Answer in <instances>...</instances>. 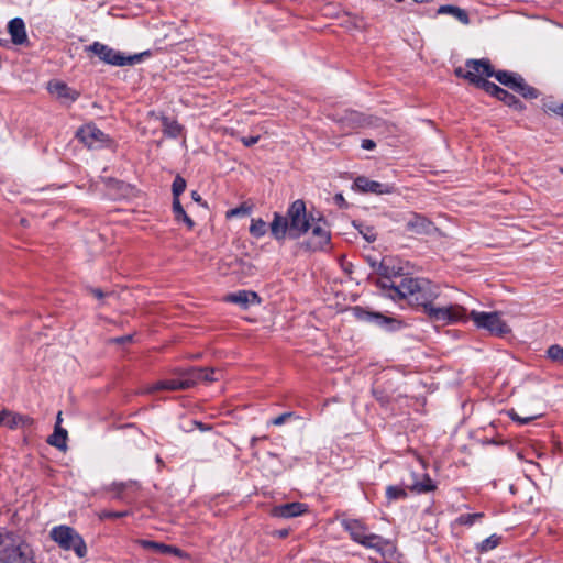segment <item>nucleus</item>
I'll return each instance as SVG.
<instances>
[{
    "instance_id": "obj_54",
    "label": "nucleus",
    "mask_w": 563,
    "mask_h": 563,
    "mask_svg": "<svg viewBox=\"0 0 563 563\" xmlns=\"http://www.w3.org/2000/svg\"><path fill=\"white\" fill-rule=\"evenodd\" d=\"M364 238H365L368 242L375 241V239H376L375 234H373V233H371V234L365 233V234H364Z\"/></svg>"
},
{
    "instance_id": "obj_4",
    "label": "nucleus",
    "mask_w": 563,
    "mask_h": 563,
    "mask_svg": "<svg viewBox=\"0 0 563 563\" xmlns=\"http://www.w3.org/2000/svg\"><path fill=\"white\" fill-rule=\"evenodd\" d=\"M341 526L350 533L353 541L379 552L384 558L395 552L394 544L380 536L368 533L366 527L356 519H342Z\"/></svg>"
},
{
    "instance_id": "obj_64",
    "label": "nucleus",
    "mask_w": 563,
    "mask_h": 563,
    "mask_svg": "<svg viewBox=\"0 0 563 563\" xmlns=\"http://www.w3.org/2000/svg\"><path fill=\"white\" fill-rule=\"evenodd\" d=\"M156 462H157V463H161V462H162V460H161V457H159V456H157V457H156Z\"/></svg>"
},
{
    "instance_id": "obj_44",
    "label": "nucleus",
    "mask_w": 563,
    "mask_h": 563,
    "mask_svg": "<svg viewBox=\"0 0 563 563\" xmlns=\"http://www.w3.org/2000/svg\"><path fill=\"white\" fill-rule=\"evenodd\" d=\"M292 416V412H285L279 415L278 417L274 418L271 423L274 426H282L286 422L288 418Z\"/></svg>"
},
{
    "instance_id": "obj_1",
    "label": "nucleus",
    "mask_w": 563,
    "mask_h": 563,
    "mask_svg": "<svg viewBox=\"0 0 563 563\" xmlns=\"http://www.w3.org/2000/svg\"><path fill=\"white\" fill-rule=\"evenodd\" d=\"M395 295L409 302L423 308L424 313L432 322L452 324L466 321V309L460 305L435 307L433 301L439 297V288L430 280L419 278H404L397 287Z\"/></svg>"
},
{
    "instance_id": "obj_41",
    "label": "nucleus",
    "mask_w": 563,
    "mask_h": 563,
    "mask_svg": "<svg viewBox=\"0 0 563 563\" xmlns=\"http://www.w3.org/2000/svg\"><path fill=\"white\" fill-rule=\"evenodd\" d=\"M128 511H108V510H104L102 512H100V518L101 519H110V518H122V517H125L128 516Z\"/></svg>"
},
{
    "instance_id": "obj_25",
    "label": "nucleus",
    "mask_w": 563,
    "mask_h": 563,
    "mask_svg": "<svg viewBox=\"0 0 563 563\" xmlns=\"http://www.w3.org/2000/svg\"><path fill=\"white\" fill-rule=\"evenodd\" d=\"M412 492H416L418 494L422 493H429L432 492L435 488V485L433 484L432 479L429 475L423 474L421 481H417L408 486Z\"/></svg>"
},
{
    "instance_id": "obj_14",
    "label": "nucleus",
    "mask_w": 563,
    "mask_h": 563,
    "mask_svg": "<svg viewBox=\"0 0 563 563\" xmlns=\"http://www.w3.org/2000/svg\"><path fill=\"white\" fill-rule=\"evenodd\" d=\"M400 267L396 268L391 265V258L384 257L378 264L376 268V274L383 277V280H379V285L383 288H390L394 290L396 287L394 284H390V278L393 276H397L400 274Z\"/></svg>"
},
{
    "instance_id": "obj_8",
    "label": "nucleus",
    "mask_w": 563,
    "mask_h": 563,
    "mask_svg": "<svg viewBox=\"0 0 563 563\" xmlns=\"http://www.w3.org/2000/svg\"><path fill=\"white\" fill-rule=\"evenodd\" d=\"M76 135L89 148H101L113 144L112 140L95 124L84 125Z\"/></svg>"
},
{
    "instance_id": "obj_28",
    "label": "nucleus",
    "mask_w": 563,
    "mask_h": 563,
    "mask_svg": "<svg viewBox=\"0 0 563 563\" xmlns=\"http://www.w3.org/2000/svg\"><path fill=\"white\" fill-rule=\"evenodd\" d=\"M267 232V224L262 219H253L250 225V233L255 238H262Z\"/></svg>"
},
{
    "instance_id": "obj_21",
    "label": "nucleus",
    "mask_w": 563,
    "mask_h": 563,
    "mask_svg": "<svg viewBox=\"0 0 563 563\" xmlns=\"http://www.w3.org/2000/svg\"><path fill=\"white\" fill-rule=\"evenodd\" d=\"M27 422H30L29 417L12 412L8 409L2 410V424L9 427L10 429L24 426Z\"/></svg>"
},
{
    "instance_id": "obj_13",
    "label": "nucleus",
    "mask_w": 563,
    "mask_h": 563,
    "mask_svg": "<svg viewBox=\"0 0 563 563\" xmlns=\"http://www.w3.org/2000/svg\"><path fill=\"white\" fill-rule=\"evenodd\" d=\"M178 377L161 379L153 385L148 386L144 393L152 394L158 390H185L189 389L188 382L184 380L180 371L177 372Z\"/></svg>"
},
{
    "instance_id": "obj_35",
    "label": "nucleus",
    "mask_w": 563,
    "mask_h": 563,
    "mask_svg": "<svg viewBox=\"0 0 563 563\" xmlns=\"http://www.w3.org/2000/svg\"><path fill=\"white\" fill-rule=\"evenodd\" d=\"M172 189H173L174 199H179V196L186 189L185 178H175V180L173 183V188Z\"/></svg>"
},
{
    "instance_id": "obj_55",
    "label": "nucleus",
    "mask_w": 563,
    "mask_h": 563,
    "mask_svg": "<svg viewBox=\"0 0 563 563\" xmlns=\"http://www.w3.org/2000/svg\"><path fill=\"white\" fill-rule=\"evenodd\" d=\"M131 339H132V336L128 335V336L119 338L115 341L122 343V342L131 341Z\"/></svg>"
},
{
    "instance_id": "obj_17",
    "label": "nucleus",
    "mask_w": 563,
    "mask_h": 563,
    "mask_svg": "<svg viewBox=\"0 0 563 563\" xmlns=\"http://www.w3.org/2000/svg\"><path fill=\"white\" fill-rule=\"evenodd\" d=\"M8 32L11 35L12 43L23 45L27 42L25 24L22 19L14 18L8 24Z\"/></svg>"
},
{
    "instance_id": "obj_43",
    "label": "nucleus",
    "mask_w": 563,
    "mask_h": 563,
    "mask_svg": "<svg viewBox=\"0 0 563 563\" xmlns=\"http://www.w3.org/2000/svg\"><path fill=\"white\" fill-rule=\"evenodd\" d=\"M509 417L514 420V421H518L520 424H526L530 421H532L536 417H526V418H521L516 411L514 410H510L509 411Z\"/></svg>"
},
{
    "instance_id": "obj_9",
    "label": "nucleus",
    "mask_w": 563,
    "mask_h": 563,
    "mask_svg": "<svg viewBox=\"0 0 563 563\" xmlns=\"http://www.w3.org/2000/svg\"><path fill=\"white\" fill-rule=\"evenodd\" d=\"M311 235L306 242L307 249L310 251H322L330 243V231L328 229L325 220L321 217L314 218V221L310 223Z\"/></svg>"
},
{
    "instance_id": "obj_53",
    "label": "nucleus",
    "mask_w": 563,
    "mask_h": 563,
    "mask_svg": "<svg viewBox=\"0 0 563 563\" xmlns=\"http://www.w3.org/2000/svg\"><path fill=\"white\" fill-rule=\"evenodd\" d=\"M379 123H380V121L378 119L371 118L367 124L372 125V126H379Z\"/></svg>"
},
{
    "instance_id": "obj_40",
    "label": "nucleus",
    "mask_w": 563,
    "mask_h": 563,
    "mask_svg": "<svg viewBox=\"0 0 563 563\" xmlns=\"http://www.w3.org/2000/svg\"><path fill=\"white\" fill-rule=\"evenodd\" d=\"M173 211L175 214V219L180 221V217H185V210L179 201V199H173Z\"/></svg>"
},
{
    "instance_id": "obj_7",
    "label": "nucleus",
    "mask_w": 563,
    "mask_h": 563,
    "mask_svg": "<svg viewBox=\"0 0 563 563\" xmlns=\"http://www.w3.org/2000/svg\"><path fill=\"white\" fill-rule=\"evenodd\" d=\"M471 319L475 325L489 331L492 334L504 335L510 331L498 312L471 311Z\"/></svg>"
},
{
    "instance_id": "obj_19",
    "label": "nucleus",
    "mask_w": 563,
    "mask_h": 563,
    "mask_svg": "<svg viewBox=\"0 0 563 563\" xmlns=\"http://www.w3.org/2000/svg\"><path fill=\"white\" fill-rule=\"evenodd\" d=\"M225 300L229 302L236 303L245 309L252 303H258L260 297L254 291L239 290L236 292L229 294L225 297Z\"/></svg>"
},
{
    "instance_id": "obj_32",
    "label": "nucleus",
    "mask_w": 563,
    "mask_h": 563,
    "mask_svg": "<svg viewBox=\"0 0 563 563\" xmlns=\"http://www.w3.org/2000/svg\"><path fill=\"white\" fill-rule=\"evenodd\" d=\"M164 132L173 137L179 135L181 128L175 121H168L166 118L163 119Z\"/></svg>"
},
{
    "instance_id": "obj_27",
    "label": "nucleus",
    "mask_w": 563,
    "mask_h": 563,
    "mask_svg": "<svg viewBox=\"0 0 563 563\" xmlns=\"http://www.w3.org/2000/svg\"><path fill=\"white\" fill-rule=\"evenodd\" d=\"M184 380L188 382L189 388L194 387L198 382H202L201 367H192L187 371H180Z\"/></svg>"
},
{
    "instance_id": "obj_51",
    "label": "nucleus",
    "mask_w": 563,
    "mask_h": 563,
    "mask_svg": "<svg viewBox=\"0 0 563 563\" xmlns=\"http://www.w3.org/2000/svg\"><path fill=\"white\" fill-rule=\"evenodd\" d=\"M180 221H183L188 227V229H192L195 225V222L187 216V213H185V217H180Z\"/></svg>"
},
{
    "instance_id": "obj_48",
    "label": "nucleus",
    "mask_w": 563,
    "mask_h": 563,
    "mask_svg": "<svg viewBox=\"0 0 563 563\" xmlns=\"http://www.w3.org/2000/svg\"><path fill=\"white\" fill-rule=\"evenodd\" d=\"M245 212H246V209H244L243 207L234 208L228 212V217L240 216V214H244Z\"/></svg>"
},
{
    "instance_id": "obj_24",
    "label": "nucleus",
    "mask_w": 563,
    "mask_h": 563,
    "mask_svg": "<svg viewBox=\"0 0 563 563\" xmlns=\"http://www.w3.org/2000/svg\"><path fill=\"white\" fill-rule=\"evenodd\" d=\"M49 93L60 100H67L69 97V88L59 80H51L47 85Z\"/></svg>"
},
{
    "instance_id": "obj_15",
    "label": "nucleus",
    "mask_w": 563,
    "mask_h": 563,
    "mask_svg": "<svg viewBox=\"0 0 563 563\" xmlns=\"http://www.w3.org/2000/svg\"><path fill=\"white\" fill-rule=\"evenodd\" d=\"M354 186L362 192L375 195L390 194L394 191L393 186L375 181L371 178H354Z\"/></svg>"
},
{
    "instance_id": "obj_26",
    "label": "nucleus",
    "mask_w": 563,
    "mask_h": 563,
    "mask_svg": "<svg viewBox=\"0 0 563 563\" xmlns=\"http://www.w3.org/2000/svg\"><path fill=\"white\" fill-rule=\"evenodd\" d=\"M501 538L497 534H492L490 537L483 540L481 543L476 545V550L478 553H486L490 550L497 548L500 543Z\"/></svg>"
},
{
    "instance_id": "obj_56",
    "label": "nucleus",
    "mask_w": 563,
    "mask_h": 563,
    "mask_svg": "<svg viewBox=\"0 0 563 563\" xmlns=\"http://www.w3.org/2000/svg\"><path fill=\"white\" fill-rule=\"evenodd\" d=\"M93 295L95 297H97L98 299L102 298L103 297V292L100 290V289H95L93 290Z\"/></svg>"
},
{
    "instance_id": "obj_39",
    "label": "nucleus",
    "mask_w": 563,
    "mask_h": 563,
    "mask_svg": "<svg viewBox=\"0 0 563 563\" xmlns=\"http://www.w3.org/2000/svg\"><path fill=\"white\" fill-rule=\"evenodd\" d=\"M217 372L218 371H216L214 368H210V367L202 368L201 367L202 382L211 383V382L218 380L219 378L214 376V374Z\"/></svg>"
},
{
    "instance_id": "obj_50",
    "label": "nucleus",
    "mask_w": 563,
    "mask_h": 563,
    "mask_svg": "<svg viewBox=\"0 0 563 563\" xmlns=\"http://www.w3.org/2000/svg\"><path fill=\"white\" fill-rule=\"evenodd\" d=\"M180 221H183L188 227V229H192L195 225V222L187 216V213H185V217H180Z\"/></svg>"
},
{
    "instance_id": "obj_6",
    "label": "nucleus",
    "mask_w": 563,
    "mask_h": 563,
    "mask_svg": "<svg viewBox=\"0 0 563 563\" xmlns=\"http://www.w3.org/2000/svg\"><path fill=\"white\" fill-rule=\"evenodd\" d=\"M466 69L457 67L454 73L457 77L467 79L471 84L479 87L486 78L493 76V70L486 59H470L465 65Z\"/></svg>"
},
{
    "instance_id": "obj_23",
    "label": "nucleus",
    "mask_w": 563,
    "mask_h": 563,
    "mask_svg": "<svg viewBox=\"0 0 563 563\" xmlns=\"http://www.w3.org/2000/svg\"><path fill=\"white\" fill-rule=\"evenodd\" d=\"M438 14H451L455 19H457L462 24L467 25L470 24L468 14L465 10L455 7V5H441L438 9Z\"/></svg>"
},
{
    "instance_id": "obj_22",
    "label": "nucleus",
    "mask_w": 563,
    "mask_h": 563,
    "mask_svg": "<svg viewBox=\"0 0 563 563\" xmlns=\"http://www.w3.org/2000/svg\"><path fill=\"white\" fill-rule=\"evenodd\" d=\"M67 430L56 423L55 431L52 435L48 437L47 442L51 445L65 452L67 450Z\"/></svg>"
},
{
    "instance_id": "obj_12",
    "label": "nucleus",
    "mask_w": 563,
    "mask_h": 563,
    "mask_svg": "<svg viewBox=\"0 0 563 563\" xmlns=\"http://www.w3.org/2000/svg\"><path fill=\"white\" fill-rule=\"evenodd\" d=\"M405 220L406 230L413 234L428 235L437 230L433 222L420 213L410 212Z\"/></svg>"
},
{
    "instance_id": "obj_16",
    "label": "nucleus",
    "mask_w": 563,
    "mask_h": 563,
    "mask_svg": "<svg viewBox=\"0 0 563 563\" xmlns=\"http://www.w3.org/2000/svg\"><path fill=\"white\" fill-rule=\"evenodd\" d=\"M308 511V506L302 503H287L279 506H275L272 510V515L277 518H294Z\"/></svg>"
},
{
    "instance_id": "obj_42",
    "label": "nucleus",
    "mask_w": 563,
    "mask_h": 563,
    "mask_svg": "<svg viewBox=\"0 0 563 563\" xmlns=\"http://www.w3.org/2000/svg\"><path fill=\"white\" fill-rule=\"evenodd\" d=\"M545 111L553 112L556 114H563V103L548 102L544 104Z\"/></svg>"
},
{
    "instance_id": "obj_47",
    "label": "nucleus",
    "mask_w": 563,
    "mask_h": 563,
    "mask_svg": "<svg viewBox=\"0 0 563 563\" xmlns=\"http://www.w3.org/2000/svg\"><path fill=\"white\" fill-rule=\"evenodd\" d=\"M258 136L242 137V142L245 146H251L258 141Z\"/></svg>"
},
{
    "instance_id": "obj_30",
    "label": "nucleus",
    "mask_w": 563,
    "mask_h": 563,
    "mask_svg": "<svg viewBox=\"0 0 563 563\" xmlns=\"http://www.w3.org/2000/svg\"><path fill=\"white\" fill-rule=\"evenodd\" d=\"M386 497L389 501L405 499L407 497V492L401 486L391 485L386 488Z\"/></svg>"
},
{
    "instance_id": "obj_2",
    "label": "nucleus",
    "mask_w": 563,
    "mask_h": 563,
    "mask_svg": "<svg viewBox=\"0 0 563 563\" xmlns=\"http://www.w3.org/2000/svg\"><path fill=\"white\" fill-rule=\"evenodd\" d=\"M312 221L314 217L307 213L306 203L298 199L290 205L286 216L274 213L269 229L277 241H284L287 236L298 239L308 232Z\"/></svg>"
},
{
    "instance_id": "obj_31",
    "label": "nucleus",
    "mask_w": 563,
    "mask_h": 563,
    "mask_svg": "<svg viewBox=\"0 0 563 563\" xmlns=\"http://www.w3.org/2000/svg\"><path fill=\"white\" fill-rule=\"evenodd\" d=\"M484 517V514L483 512H475V514H463L461 515L457 519H456V522L459 525H463V526H472L474 525L477 520L482 519Z\"/></svg>"
},
{
    "instance_id": "obj_36",
    "label": "nucleus",
    "mask_w": 563,
    "mask_h": 563,
    "mask_svg": "<svg viewBox=\"0 0 563 563\" xmlns=\"http://www.w3.org/2000/svg\"><path fill=\"white\" fill-rule=\"evenodd\" d=\"M547 354L549 356V358H551L552 361H562L563 360V347H561L560 345H551L548 351H547Z\"/></svg>"
},
{
    "instance_id": "obj_62",
    "label": "nucleus",
    "mask_w": 563,
    "mask_h": 563,
    "mask_svg": "<svg viewBox=\"0 0 563 563\" xmlns=\"http://www.w3.org/2000/svg\"><path fill=\"white\" fill-rule=\"evenodd\" d=\"M2 424V410L0 411V426Z\"/></svg>"
},
{
    "instance_id": "obj_11",
    "label": "nucleus",
    "mask_w": 563,
    "mask_h": 563,
    "mask_svg": "<svg viewBox=\"0 0 563 563\" xmlns=\"http://www.w3.org/2000/svg\"><path fill=\"white\" fill-rule=\"evenodd\" d=\"M107 195L111 199L131 198L136 195V189L122 178H103Z\"/></svg>"
},
{
    "instance_id": "obj_33",
    "label": "nucleus",
    "mask_w": 563,
    "mask_h": 563,
    "mask_svg": "<svg viewBox=\"0 0 563 563\" xmlns=\"http://www.w3.org/2000/svg\"><path fill=\"white\" fill-rule=\"evenodd\" d=\"M497 99L504 101L509 107H515V108L521 109V103L516 99V97H514L512 95H510L509 92H507L504 89H500V91L497 95Z\"/></svg>"
},
{
    "instance_id": "obj_38",
    "label": "nucleus",
    "mask_w": 563,
    "mask_h": 563,
    "mask_svg": "<svg viewBox=\"0 0 563 563\" xmlns=\"http://www.w3.org/2000/svg\"><path fill=\"white\" fill-rule=\"evenodd\" d=\"M479 87L483 88L489 95L495 96L496 98H497L498 92L501 89L500 87H498L494 82L488 81L487 79L484 80Z\"/></svg>"
},
{
    "instance_id": "obj_45",
    "label": "nucleus",
    "mask_w": 563,
    "mask_h": 563,
    "mask_svg": "<svg viewBox=\"0 0 563 563\" xmlns=\"http://www.w3.org/2000/svg\"><path fill=\"white\" fill-rule=\"evenodd\" d=\"M128 486H136V483H130V484H126V483H120V484H114L115 489H118L117 498H122V496H121V492H122L124 488H126Z\"/></svg>"
},
{
    "instance_id": "obj_57",
    "label": "nucleus",
    "mask_w": 563,
    "mask_h": 563,
    "mask_svg": "<svg viewBox=\"0 0 563 563\" xmlns=\"http://www.w3.org/2000/svg\"><path fill=\"white\" fill-rule=\"evenodd\" d=\"M191 197H192V199H194L195 201H198V202H199V201H200V199H201L197 191H192V192H191Z\"/></svg>"
},
{
    "instance_id": "obj_18",
    "label": "nucleus",
    "mask_w": 563,
    "mask_h": 563,
    "mask_svg": "<svg viewBox=\"0 0 563 563\" xmlns=\"http://www.w3.org/2000/svg\"><path fill=\"white\" fill-rule=\"evenodd\" d=\"M136 543L140 544L143 549L151 550L156 553L183 556V551L173 545L143 539L136 540Z\"/></svg>"
},
{
    "instance_id": "obj_34",
    "label": "nucleus",
    "mask_w": 563,
    "mask_h": 563,
    "mask_svg": "<svg viewBox=\"0 0 563 563\" xmlns=\"http://www.w3.org/2000/svg\"><path fill=\"white\" fill-rule=\"evenodd\" d=\"M365 314L367 320H374L379 325H387L389 323L395 322L394 319L382 316L379 313L365 312Z\"/></svg>"
},
{
    "instance_id": "obj_58",
    "label": "nucleus",
    "mask_w": 563,
    "mask_h": 563,
    "mask_svg": "<svg viewBox=\"0 0 563 563\" xmlns=\"http://www.w3.org/2000/svg\"><path fill=\"white\" fill-rule=\"evenodd\" d=\"M260 440H261V438H258V437H253V438L251 439V445H252V446H254V445L257 443V441H260Z\"/></svg>"
},
{
    "instance_id": "obj_59",
    "label": "nucleus",
    "mask_w": 563,
    "mask_h": 563,
    "mask_svg": "<svg viewBox=\"0 0 563 563\" xmlns=\"http://www.w3.org/2000/svg\"><path fill=\"white\" fill-rule=\"evenodd\" d=\"M369 263H371L372 268L376 272L377 264H378L379 262H377V261H371Z\"/></svg>"
},
{
    "instance_id": "obj_3",
    "label": "nucleus",
    "mask_w": 563,
    "mask_h": 563,
    "mask_svg": "<svg viewBox=\"0 0 563 563\" xmlns=\"http://www.w3.org/2000/svg\"><path fill=\"white\" fill-rule=\"evenodd\" d=\"M0 563H35L34 552L14 532L0 529Z\"/></svg>"
},
{
    "instance_id": "obj_37",
    "label": "nucleus",
    "mask_w": 563,
    "mask_h": 563,
    "mask_svg": "<svg viewBox=\"0 0 563 563\" xmlns=\"http://www.w3.org/2000/svg\"><path fill=\"white\" fill-rule=\"evenodd\" d=\"M234 265L236 267L233 268V273H242L244 275H252L253 273V266L249 263L236 260Z\"/></svg>"
},
{
    "instance_id": "obj_63",
    "label": "nucleus",
    "mask_w": 563,
    "mask_h": 563,
    "mask_svg": "<svg viewBox=\"0 0 563 563\" xmlns=\"http://www.w3.org/2000/svg\"><path fill=\"white\" fill-rule=\"evenodd\" d=\"M21 224L26 225V220L22 219Z\"/></svg>"
},
{
    "instance_id": "obj_46",
    "label": "nucleus",
    "mask_w": 563,
    "mask_h": 563,
    "mask_svg": "<svg viewBox=\"0 0 563 563\" xmlns=\"http://www.w3.org/2000/svg\"><path fill=\"white\" fill-rule=\"evenodd\" d=\"M376 146L375 142L373 140L366 139L362 141V148L366 151H372Z\"/></svg>"
},
{
    "instance_id": "obj_29",
    "label": "nucleus",
    "mask_w": 563,
    "mask_h": 563,
    "mask_svg": "<svg viewBox=\"0 0 563 563\" xmlns=\"http://www.w3.org/2000/svg\"><path fill=\"white\" fill-rule=\"evenodd\" d=\"M73 551L78 558H84L87 554V544L81 536L73 532Z\"/></svg>"
},
{
    "instance_id": "obj_20",
    "label": "nucleus",
    "mask_w": 563,
    "mask_h": 563,
    "mask_svg": "<svg viewBox=\"0 0 563 563\" xmlns=\"http://www.w3.org/2000/svg\"><path fill=\"white\" fill-rule=\"evenodd\" d=\"M52 540H54L64 550L70 549V527L57 526L51 530L49 533Z\"/></svg>"
},
{
    "instance_id": "obj_5",
    "label": "nucleus",
    "mask_w": 563,
    "mask_h": 563,
    "mask_svg": "<svg viewBox=\"0 0 563 563\" xmlns=\"http://www.w3.org/2000/svg\"><path fill=\"white\" fill-rule=\"evenodd\" d=\"M87 51L91 52L96 56H98V58L101 62L112 65V66H120V67L128 66V65L129 66L135 65V64L140 63L142 60L143 56L146 54V53H140V54L125 56L121 52L115 51L112 47H110L106 44L99 43V42H95L92 45L88 46Z\"/></svg>"
},
{
    "instance_id": "obj_60",
    "label": "nucleus",
    "mask_w": 563,
    "mask_h": 563,
    "mask_svg": "<svg viewBox=\"0 0 563 563\" xmlns=\"http://www.w3.org/2000/svg\"><path fill=\"white\" fill-rule=\"evenodd\" d=\"M56 423H58V426L60 427V423H62V412L60 411L57 415Z\"/></svg>"
},
{
    "instance_id": "obj_52",
    "label": "nucleus",
    "mask_w": 563,
    "mask_h": 563,
    "mask_svg": "<svg viewBox=\"0 0 563 563\" xmlns=\"http://www.w3.org/2000/svg\"><path fill=\"white\" fill-rule=\"evenodd\" d=\"M334 199L340 207L345 205V200L341 194L335 195Z\"/></svg>"
},
{
    "instance_id": "obj_61",
    "label": "nucleus",
    "mask_w": 563,
    "mask_h": 563,
    "mask_svg": "<svg viewBox=\"0 0 563 563\" xmlns=\"http://www.w3.org/2000/svg\"><path fill=\"white\" fill-rule=\"evenodd\" d=\"M354 26H355L356 29L363 27V25H361V24H358V23H354Z\"/></svg>"
},
{
    "instance_id": "obj_10",
    "label": "nucleus",
    "mask_w": 563,
    "mask_h": 563,
    "mask_svg": "<svg viewBox=\"0 0 563 563\" xmlns=\"http://www.w3.org/2000/svg\"><path fill=\"white\" fill-rule=\"evenodd\" d=\"M493 75L496 77V79L500 84L518 91L525 98L533 99V98H537V96H538L537 90L534 88L528 86L525 82L523 78L517 74L507 73V71H498Z\"/></svg>"
},
{
    "instance_id": "obj_49",
    "label": "nucleus",
    "mask_w": 563,
    "mask_h": 563,
    "mask_svg": "<svg viewBox=\"0 0 563 563\" xmlns=\"http://www.w3.org/2000/svg\"><path fill=\"white\" fill-rule=\"evenodd\" d=\"M289 530L288 529H279L273 532V536L278 537L280 539H284L288 537Z\"/></svg>"
}]
</instances>
